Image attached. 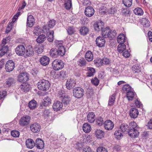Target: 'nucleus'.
I'll return each mask as SVG.
<instances>
[{"mask_svg":"<svg viewBox=\"0 0 152 152\" xmlns=\"http://www.w3.org/2000/svg\"><path fill=\"white\" fill-rule=\"evenodd\" d=\"M104 128L107 130H111L114 127V124L113 122L110 120H107L104 123Z\"/></svg>","mask_w":152,"mask_h":152,"instance_id":"nucleus-12","label":"nucleus"},{"mask_svg":"<svg viewBox=\"0 0 152 152\" xmlns=\"http://www.w3.org/2000/svg\"><path fill=\"white\" fill-rule=\"evenodd\" d=\"M110 30L109 28H103L102 30V34L104 38H107L109 36Z\"/></svg>","mask_w":152,"mask_h":152,"instance_id":"nucleus-28","label":"nucleus"},{"mask_svg":"<svg viewBox=\"0 0 152 152\" xmlns=\"http://www.w3.org/2000/svg\"><path fill=\"white\" fill-rule=\"evenodd\" d=\"M91 82L93 85L97 86L99 84V81L96 77H95L92 79Z\"/></svg>","mask_w":152,"mask_h":152,"instance_id":"nucleus-59","label":"nucleus"},{"mask_svg":"<svg viewBox=\"0 0 152 152\" xmlns=\"http://www.w3.org/2000/svg\"><path fill=\"white\" fill-rule=\"evenodd\" d=\"M64 64L63 61L58 59L54 60L52 64V66L53 69L56 70L62 69L64 67Z\"/></svg>","mask_w":152,"mask_h":152,"instance_id":"nucleus-4","label":"nucleus"},{"mask_svg":"<svg viewBox=\"0 0 152 152\" xmlns=\"http://www.w3.org/2000/svg\"><path fill=\"white\" fill-rule=\"evenodd\" d=\"M133 89L131 86L128 84L124 85L122 88V90L124 93H125L127 94V92L130 91Z\"/></svg>","mask_w":152,"mask_h":152,"instance_id":"nucleus-37","label":"nucleus"},{"mask_svg":"<svg viewBox=\"0 0 152 152\" xmlns=\"http://www.w3.org/2000/svg\"><path fill=\"white\" fill-rule=\"evenodd\" d=\"M47 33V39L50 42H52L53 41V31H48L46 32Z\"/></svg>","mask_w":152,"mask_h":152,"instance_id":"nucleus-33","label":"nucleus"},{"mask_svg":"<svg viewBox=\"0 0 152 152\" xmlns=\"http://www.w3.org/2000/svg\"><path fill=\"white\" fill-rule=\"evenodd\" d=\"M85 56L86 60L88 61H92L93 58V54L90 51H88L86 53Z\"/></svg>","mask_w":152,"mask_h":152,"instance_id":"nucleus-34","label":"nucleus"},{"mask_svg":"<svg viewBox=\"0 0 152 152\" xmlns=\"http://www.w3.org/2000/svg\"><path fill=\"white\" fill-rule=\"evenodd\" d=\"M35 145L37 148L42 149L44 147V142L41 140L37 139L36 141Z\"/></svg>","mask_w":152,"mask_h":152,"instance_id":"nucleus-23","label":"nucleus"},{"mask_svg":"<svg viewBox=\"0 0 152 152\" xmlns=\"http://www.w3.org/2000/svg\"><path fill=\"white\" fill-rule=\"evenodd\" d=\"M15 67V63L12 60L8 61L5 64V68L6 71L8 72L12 71Z\"/></svg>","mask_w":152,"mask_h":152,"instance_id":"nucleus-9","label":"nucleus"},{"mask_svg":"<svg viewBox=\"0 0 152 152\" xmlns=\"http://www.w3.org/2000/svg\"><path fill=\"white\" fill-rule=\"evenodd\" d=\"M83 128L84 131L86 133L89 132L91 130L90 125L87 123H85L83 124Z\"/></svg>","mask_w":152,"mask_h":152,"instance_id":"nucleus-38","label":"nucleus"},{"mask_svg":"<svg viewBox=\"0 0 152 152\" xmlns=\"http://www.w3.org/2000/svg\"><path fill=\"white\" fill-rule=\"evenodd\" d=\"M75 84L74 80L71 79H68L66 83V88L68 90H70L75 86Z\"/></svg>","mask_w":152,"mask_h":152,"instance_id":"nucleus-15","label":"nucleus"},{"mask_svg":"<svg viewBox=\"0 0 152 152\" xmlns=\"http://www.w3.org/2000/svg\"><path fill=\"white\" fill-rule=\"evenodd\" d=\"M51 99L49 97L46 96L43 99L41 104L42 106H47L51 104Z\"/></svg>","mask_w":152,"mask_h":152,"instance_id":"nucleus-21","label":"nucleus"},{"mask_svg":"<svg viewBox=\"0 0 152 152\" xmlns=\"http://www.w3.org/2000/svg\"><path fill=\"white\" fill-rule=\"evenodd\" d=\"M37 102L34 100H32L28 103V107L31 109H33L36 108Z\"/></svg>","mask_w":152,"mask_h":152,"instance_id":"nucleus-45","label":"nucleus"},{"mask_svg":"<svg viewBox=\"0 0 152 152\" xmlns=\"http://www.w3.org/2000/svg\"><path fill=\"white\" fill-rule=\"evenodd\" d=\"M129 113L131 118H136L137 117L139 112L137 109L133 108L130 110Z\"/></svg>","mask_w":152,"mask_h":152,"instance_id":"nucleus-20","label":"nucleus"},{"mask_svg":"<svg viewBox=\"0 0 152 152\" xmlns=\"http://www.w3.org/2000/svg\"><path fill=\"white\" fill-rule=\"evenodd\" d=\"M30 129L33 132H38L40 131V126L38 123H34L31 125Z\"/></svg>","mask_w":152,"mask_h":152,"instance_id":"nucleus-16","label":"nucleus"},{"mask_svg":"<svg viewBox=\"0 0 152 152\" xmlns=\"http://www.w3.org/2000/svg\"><path fill=\"white\" fill-rule=\"evenodd\" d=\"M26 144L28 148L31 149L34 146L35 143L32 139H28L26 142Z\"/></svg>","mask_w":152,"mask_h":152,"instance_id":"nucleus-27","label":"nucleus"},{"mask_svg":"<svg viewBox=\"0 0 152 152\" xmlns=\"http://www.w3.org/2000/svg\"><path fill=\"white\" fill-rule=\"evenodd\" d=\"M49 58L45 56L42 57L40 59V62L41 64L44 66L48 65L49 64Z\"/></svg>","mask_w":152,"mask_h":152,"instance_id":"nucleus-17","label":"nucleus"},{"mask_svg":"<svg viewBox=\"0 0 152 152\" xmlns=\"http://www.w3.org/2000/svg\"><path fill=\"white\" fill-rule=\"evenodd\" d=\"M56 21L54 19L50 20L49 21L48 25L43 27V30L44 32H47L49 30L50 28H53L56 24Z\"/></svg>","mask_w":152,"mask_h":152,"instance_id":"nucleus-10","label":"nucleus"},{"mask_svg":"<svg viewBox=\"0 0 152 152\" xmlns=\"http://www.w3.org/2000/svg\"><path fill=\"white\" fill-rule=\"evenodd\" d=\"M83 152H92L90 147L86 146L83 149Z\"/></svg>","mask_w":152,"mask_h":152,"instance_id":"nucleus-64","label":"nucleus"},{"mask_svg":"<svg viewBox=\"0 0 152 152\" xmlns=\"http://www.w3.org/2000/svg\"><path fill=\"white\" fill-rule=\"evenodd\" d=\"M15 52L18 56H22L25 53V48L23 45H19L15 48Z\"/></svg>","mask_w":152,"mask_h":152,"instance_id":"nucleus-8","label":"nucleus"},{"mask_svg":"<svg viewBox=\"0 0 152 152\" xmlns=\"http://www.w3.org/2000/svg\"><path fill=\"white\" fill-rule=\"evenodd\" d=\"M102 63L105 65L108 64L110 63V61L109 59L107 58H104L102 60Z\"/></svg>","mask_w":152,"mask_h":152,"instance_id":"nucleus-61","label":"nucleus"},{"mask_svg":"<svg viewBox=\"0 0 152 152\" xmlns=\"http://www.w3.org/2000/svg\"><path fill=\"white\" fill-rule=\"evenodd\" d=\"M50 86L49 81L44 79L40 80L37 83V87L38 89L43 91L47 90Z\"/></svg>","mask_w":152,"mask_h":152,"instance_id":"nucleus-3","label":"nucleus"},{"mask_svg":"<svg viewBox=\"0 0 152 152\" xmlns=\"http://www.w3.org/2000/svg\"><path fill=\"white\" fill-rule=\"evenodd\" d=\"M21 13L20 12H18L13 17L12 20L15 22L18 17L20 15Z\"/></svg>","mask_w":152,"mask_h":152,"instance_id":"nucleus-63","label":"nucleus"},{"mask_svg":"<svg viewBox=\"0 0 152 152\" xmlns=\"http://www.w3.org/2000/svg\"><path fill=\"white\" fill-rule=\"evenodd\" d=\"M58 96L61 99L66 96L64 91L61 90H59L58 92Z\"/></svg>","mask_w":152,"mask_h":152,"instance_id":"nucleus-53","label":"nucleus"},{"mask_svg":"<svg viewBox=\"0 0 152 152\" xmlns=\"http://www.w3.org/2000/svg\"><path fill=\"white\" fill-rule=\"evenodd\" d=\"M132 69L134 73H138L141 71L140 68L138 65H134L132 67Z\"/></svg>","mask_w":152,"mask_h":152,"instance_id":"nucleus-48","label":"nucleus"},{"mask_svg":"<svg viewBox=\"0 0 152 152\" xmlns=\"http://www.w3.org/2000/svg\"><path fill=\"white\" fill-rule=\"evenodd\" d=\"M67 31L68 34L69 35L73 34L75 31V30L73 27L71 26L69 27L68 28Z\"/></svg>","mask_w":152,"mask_h":152,"instance_id":"nucleus-54","label":"nucleus"},{"mask_svg":"<svg viewBox=\"0 0 152 152\" xmlns=\"http://www.w3.org/2000/svg\"><path fill=\"white\" fill-rule=\"evenodd\" d=\"M78 65L81 66H84L86 64V61L85 60L82 58L77 61Z\"/></svg>","mask_w":152,"mask_h":152,"instance_id":"nucleus-52","label":"nucleus"},{"mask_svg":"<svg viewBox=\"0 0 152 152\" xmlns=\"http://www.w3.org/2000/svg\"><path fill=\"white\" fill-rule=\"evenodd\" d=\"M87 120L90 123H93L95 121V117L94 113H89L87 115Z\"/></svg>","mask_w":152,"mask_h":152,"instance_id":"nucleus-29","label":"nucleus"},{"mask_svg":"<svg viewBox=\"0 0 152 152\" xmlns=\"http://www.w3.org/2000/svg\"><path fill=\"white\" fill-rule=\"evenodd\" d=\"M8 50V47L7 46L0 45V53L1 56H2L7 52Z\"/></svg>","mask_w":152,"mask_h":152,"instance_id":"nucleus-32","label":"nucleus"},{"mask_svg":"<svg viewBox=\"0 0 152 152\" xmlns=\"http://www.w3.org/2000/svg\"><path fill=\"white\" fill-rule=\"evenodd\" d=\"M136 123L134 122H131L129 124V129L128 131L129 135L132 137H137L139 134L137 129Z\"/></svg>","mask_w":152,"mask_h":152,"instance_id":"nucleus-2","label":"nucleus"},{"mask_svg":"<svg viewBox=\"0 0 152 152\" xmlns=\"http://www.w3.org/2000/svg\"><path fill=\"white\" fill-rule=\"evenodd\" d=\"M62 102L64 105H67L69 104L71 100L70 98L67 96L61 99Z\"/></svg>","mask_w":152,"mask_h":152,"instance_id":"nucleus-47","label":"nucleus"},{"mask_svg":"<svg viewBox=\"0 0 152 152\" xmlns=\"http://www.w3.org/2000/svg\"><path fill=\"white\" fill-rule=\"evenodd\" d=\"M55 45L58 48V49L54 48L52 49L50 52V56L54 58H56L59 56H62L64 55L65 53V48L61 44V42L56 41L55 42Z\"/></svg>","mask_w":152,"mask_h":152,"instance_id":"nucleus-1","label":"nucleus"},{"mask_svg":"<svg viewBox=\"0 0 152 152\" xmlns=\"http://www.w3.org/2000/svg\"><path fill=\"white\" fill-rule=\"evenodd\" d=\"M26 55L27 56H32L34 54V49L31 45H28L26 47Z\"/></svg>","mask_w":152,"mask_h":152,"instance_id":"nucleus-13","label":"nucleus"},{"mask_svg":"<svg viewBox=\"0 0 152 152\" xmlns=\"http://www.w3.org/2000/svg\"><path fill=\"white\" fill-rule=\"evenodd\" d=\"M123 56L125 58L129 57L130 55V54L128 50H125L123 52Z\"/></svg>","mask_w":152,"mask_h":152,"instance_id":"nucleus-62","label":"nucleus"},{"mask_svg":"<svg viewBox=\"0 0 152 152\" xmlns=\"http://www.w3.org/2000/svg\"><path fill=\"white\" fill-rule=\"evenodd\" d=\"M97 152H107V150L105 148L103 147H99L96 149Z\"/></svg>","mask_w":152,"mask_h":152,"instance_id":"nucleus-57","label":"nucleus"},{"mask_svg":"<svg viewBox=\"0 0 152 152\" xmlns=\"http://www.w3.org/2000/svg\"><path fill=\"white\" fill-rule=\"evenodd\" d=\"M96 124L99 126L102 125L104 123L103 118L101 116L98 117L96 119Z\"/></svg>","mask_w":152,"mask_h":152,"instance_id":"nucleus-51","label":"nucleus"},{"mask_svg":"<svg viewBox=\"0 0 152 152\" xmlns=\"http://www.w3.org/2000/svg\"><path fill=\"white\" fill-rule=\"evenodd\" d=\"M20 88L22 91L27 92L30 89V86L29 85L24 83L20 85Z\"/></svg>","mask_w":152,"mask_h":152,"instance_id":"nucleus-24","label":"nucleus"},{"mask_svg":"<svg viewBox=\"0 0 152 152\" xmlns=\"http://www.w3.org/2000/svg\"><path fill=\"white\" fill-rule=\"evenodd\" d=\"M126 37L123 34H119L117 37V41L120 44H124L126 41Z\"/></svg>","mask_w":152,"mask_h":152,"instance_id":"nucleus-25","label":"nucleus"},{"mask_svg":"<svg viewBox=\"0 0 152 152\" xmlns=\"http://www.w3.org/2000/svg\"><path fill=\"white\" fill-rule=\"evenodd\" d=\"M135 92L133 91V89L126 94V96L128 99L129 101L132 100L136 96Z\"/></svg>","mask_w":152,"mask_h":152,"instance_id":"nucleus-26","label":"nucleus"},{"mask_svg":"<svg viewBox=\"0 0 152 152\" xmlns=\"http://www.w3.org/2000/svg\"><path fill=\"white\" fill-rule=\"evenodd\" d=\"M120 130L123 132H126L128 133L129 130L128 129V126L126 124H121L120 126Z\"/></svg>","mask_w":152,"mask_h":152,"instance_id":"nucleus-43","label":"nucleus"},{"mask_svg":"<svg viewBox=\"0 0 152 152\" xmlns=\"http://www.w3.org/2000/svg\"><path fill=\"white\" fill-rule=\"evenodd\" d=\"M126 49V45L124 44H119L117 47V50L120 53H122Z\"/></svg>","mask_w":152,"mask_h":152,"instance_id":"nucleus-40","label":"nucleus"},{"mask_svg":"<svg viewBox=\"0 0 152 152\" xmlns=\"http://www.w3.org/2000/svg\"><path fill=\"white\" fill-rule=\"evenodd\" d=\"M29 79L28 74L26 72L20 73L18 77V80L20 82L24 83Z\"/></svg>","mask_w":152,"mask_h":152,"instance_id":"nucleus-6","label":"nucleus"},{"mask_svg":"<svg viewBox=\"0 0 152 152\" xmlns=\"http://www.w3.org/2000/svg\"><path fill=\"white\" fill-rule=\"evenodd\" d=\"M123 132L119 128H117L115 131L114 135L118 140H120L123 137Z\"/></svg>","mask_w":152,"mask_h":152,"instance_id":"nucleus-22","label":"nucleus"},{"mask_svg":"<svg viewBox=\"0 0 152 152\" xmlns=\"http://www.w3.org/2000/svg\"><path fill=\"white\" fill-rule=\"evenodd\" d=\"M15 81L12 77H9L7 79L6 82V86L7 87H10L12 85L15 83Z\"/></svg>","mask_w":152,"mask_h":152,"instance_id":"nucleus-31","label":"nucleus"},{"mask_svg":"<svg viewBox=\"0 0 152 152\" xmlns=\"http://www.w3.org/2000/svg\"><path fill=\"white\" fill-rule=\"evenodd\" d=\"M109 35L107 38H109L110 40L113 39L116 36V31L115 30H110Z\"/></svg>","mask_w":152,"mask_h":152,"instance_id":"nucleus-44","label":"nucleus"},{"mask_svg":"<svg viewBox=\"0 0 152 152\" xmlns=\"http://www.w3.org/2000/svg\"><path fill=\"white\" fill-rule=\"evenodd\" d=\"M46 37L44 34H41L39 35L37 39V41L39 43H42L46 40Z\"/></svg>","mask_w":152,"mask_h":152,"instance_id":"nucleus-39","label":"nucleus"},{"mask_svg":"<svg viewBox=\"0 0 152 152\" xmlns=\"http://www.w3.org/2000/svg\"><path fill=\"white\" fill-rule=\"evenodd\" d=\"M124 5L127 7H129L132 4V0H123Z\"/></svg>","mask_w":152,"mask_h":152,"instance_id":"nucleus-50","label":"nucleus"},{"mask_svg":"<svg viewBox=\"0 0 152 152\" xmlns=\"http://www.w3.org/2000/svg\"><path fill=\"white\" fill-rule=\"evenodd\" d=\"M34 23V17L31 15H30L28 16L27 24L28 26L30 27H32Z\"/></svg>","mask_w":152,"mask_h":152,"instance_id":"nucleus-19","label":"nucleus"},{"mask_svg":"<svg viewBox=\"0 0 152 152\" xmlns=\"http://www.w3.org/2000/svg\"><path fill=\"white\" fill-rule=\"evenodd\" d=\"M95 12L94 10H85V14L88 16L90 17L93 16Z\"/></svg>","mask_w":152,"mask_h":152,"instance_id":"nucleus-49","label":"nucleus"},{"mask_svg":"<svg viewBox=\"0 0 152 152\" xmlns=\"http://www.w3.org/2000/svg\"><path fill=\"white\" fill-rule=\"evenodd\" d=\"M115 94H113L111 95L109 98V99L108 102V105L110 106L112 105L113 104L115 99Z\"/></svg>","mask_w":152,"mask_h":152,"instance_id":"nucleus-41","label":"nucleus"},{"mask_svg":"<svg viewBox=\"0 0 152 152\" xmlns=\"http://www.w3.org/2000/svg\"><path fill=\"white\" fill-rule=\"evenodd\" d=\"M15 22L12 20L8 25L7 27V28L6 32L7 33H9L12 29V26L13 25Z\"/></svg>","mask_w":152,"mask_h":152,"instance_id":"nucleus-56","label":"nucleus"},{"mask_svg":"<svg viewBox=\"0 0 152 152\" xmlns=\"http://www.w3.org/2000/svg\"><path fill=\"white\" fill-rule=\"evenodd\" d=\"M41 29L39 28V27L38 26H37L35 27L33 31V33L36 35H39V34L40 31Z\"/></svg>","mask_w":152,"mask_h":152,"instance_id":"nucleus-58","label":"nucleus"},{"mask_svg":"<svg viewBox=\"0 0 152 152\" xmlns=\"http://www.w3.org/2000/svg\"><path fill=\"white\" fill-rule=\"evenodd\" d=\"M62 107V103L59 101H57L54 102L53 106V110L56 111L60 110Z\"/></svg>","mask_w":152,"mask_h":152,"instance_id":"nucleus-18","label":"nucleus"},{"mask_svg":"<svg viewBox=\"0 0 152 152\" xmlns=\"http://www.w3.org/2000/svg\"><path fill=\"white\" fill-rule=\"evenodd\" d=\"M104 132L100 129H97L95 131V135L96 137L98 138L101 139L104 137Z\"/></svg>","mask_w":152,"mask_h":152,"instance_id":"nucleus-35","label":"nucleus"},{"mask_svg":"<svg viewBox=\"0 0 152 152\" xmlns=\"http://www.w3.org/2000/svg\"><path fill=\"white\" fill-rule=\"evenodd\" d=\"M134 13L136 15H141L143 14V10H133Z\"/></svg>","mask_w":152,"mask_h":152,"instance_id":"nucleus-60","label":"nucleus"},{"mask_svg":"<svg viewBox=\"0 0 152 152\" xmlns=\"http://www.w3.org/2000/svg\"><path fill=\"white\" fill-rule=\"evenodd\" d=\"M141 21V24L144 27H148L150 26V22L146 18H142Z\"/></svg>","mask_w":152,"mask_h":152,"instance_id":"nucleus-36","label":"nucleus"},{"mask_svg":"<svg viewBox=\"0 0 152 152\" xmlns=\"http://www.w3.org/2000/svg\"><path fill=\"white\" fill-rule=\"evenodd\" d=\"M104 23L102 21L96 22L94 25V28L95 30L97 31L102 30L104 28Z\"/></svg>","mask_w":152,"mask_h":152,"instance_id":"nucleus-11","label":"nucleus"},{"mask_svg":"<svg viewBox=\"0 0 152 152\" xmlns=\"http://www.w3.org/2000/svg\"><path fill=\"white\" fill-rule=\"evenodd\" d=\"M88 72L86 73V75L88 77H91L94 75L95 72V69L93 68L89 67L87 68Z\"/></svg>","mask_w":152,"mask_h":152,"instance_id":"nucleus-30","label":"nucleus"},{"mask_svg":"<svg viewBox=\"0 0 152 152\" xmlns=\"http://www.w3.org/2000/svg\"><path fill=\"white\" fill-rule=\"evenodd\" d=\"M30 116L28 115L22 117L19 120V124L21 126H27L30 123Z\"/></svg>","mask_w":152,"mask_h":152,"instance_id":"nucleus-7","label":"nucleus"},{"mask_svg":"<svg viewBox=\"0 0 152 152\" xmlns=\"http://www.w3.org/2000/svg\"><path fill=\"white\" fill-rule=\"evenodd\" d=\"M80 31L81 34L85 35L88 33V29L87 28L84 26L81 28L80 30Z\"/></svg>","mask_w":152,"mask_h":152,"instance_id":"nucleus-46","label":"nucleus"},{"mask_svg":"<svg viewBox=\"0 0 152 152\" xmlns=\"http://www.w3.org/2000/svg\"><path fill=\"white\" fill-rule=\"evenodd\" d=\"M96 44L97 46L99 47H103L105 44V40L101 37H98L96 40Z\"/></svg>","mask_w":152,"mask_h":152,"instance_id":"nucleus-14","label":"nucleus"},{"mask_svg":"<svg viewBox=\"0 0 152 152\" xmlns=\"http://www.w3.org/2000/svg\"><path fill=\"white\" fill-rule=\"evenodd\" d=\"M64 6L66 10H70L72 7L71 0H65Z\"/></svg>","mask_w":152,"mask_h":152,"instance_id":"nucleus-42","label":"nucleus"},{"mask_svg":"<svg viewBox=\"0 0 152 152\" xmlns=\"http://www.w3.org/2000/svg\"><path fill=\"white\" fill-rule=\"evenodd\" d=\"M83 89L80 87H76L73 91V96L77 98H80L84 95Z\"/></svg>","mask_w":152,"mask_h":152,"instance_id":"nucleus-5","label":"nucleus"},{"mask_svg":"<svg viewBox=\"0 0 152 152\" xmlns=\"http://www.w3.org/2000/svg\"><path fill=\"white\" fill-rule=\"evenodd\" d=\"M11 135L14 137H18L20 135V132L16 130H13L11 132Z\"/></svg>","mask_w":152,"mask_h":152,"instance_id":"nucleus-55","label":"nucleus"}]
</instances>
